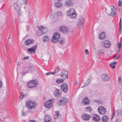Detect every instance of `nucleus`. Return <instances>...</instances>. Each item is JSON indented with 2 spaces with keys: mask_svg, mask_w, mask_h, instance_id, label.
<instances>
[{
  "mask_svg": "<svg viewBox=\"0 0 122 122\" xmlns=\"http://www.w3.org/2000/svg\"><path fill=\"white\" fill-rule=\"evenodd\" d=\"M120 54H117V55L114 56L113 58L114 59H117L119 58L120 57Z\"/></svg>",
  "mask_w": 122,
  "mask_h": 122,
  "instance_id": "38",
  "label": "nucleus"
},
{
  "mask_svg": "<svg viewBox=\"0 0 122 122\" xmlns=\"http://www.w3.org/2000/svg\"><path fill=\"white\" fill-rule=\"evenodd\" d=\"M8 41L9 42H10V43L11 42V38H10V35L9 36L8 38Z\"/></svg>",
  "mask_w": 122,
  "mask_h": 122,
  "instance_id": "46",
  "label": "nucleus"
},
{
  "mask_svg": "<svg viewBox=\"0 0 122 122\" xmlns=\"http://www.w3.org/2000/svg\"><path fill=\"white\" fill-rule=\"evenodd\" d=\"M119 29H121L122 23H119Z\"/></svg>",
  "mask_w": 122,
  "mask_h": 122,
  "instance_id": "56",
  "label": "nucleus"
},
{
  "mask_svg": "<svg viewBox=\"0 0 122 122\" xmlns=\"http://www.w3.org/2000/svg\"><path fill=\"white\" fill-rule=\"evenodd\" d=\"M105 33L104 32H102V33L99 36V39L102 40L105 38Z\"/></svg>",
  "mask_w": 122,
  "mask_h": 122,
  "instance_id": "22",
  "label": "nucleus"
},
{
  "mask_svg": "<svg viewBox=\"0 0 122 122\" xmlns=\"http://www.w3.org/2000/svg\"><path fill=\"white\" fill-rule=\"evenodd\" d=\"M25 3H27V0H25Z\"/></svg>",
  "mask_w": 122,
  "mask_h": 122,
  "instance_id": "64",
  "label": "nucleus"
},
{
  "mask_svg": "<svg viewBox=\"0 0 122 122\" xmlns=\"http://www.w3.org/2000/svg\"><path fill=\"white\" fill-rule=\"evenodd\" d=\"M51 120V118L49 116H46L45 117L44 121L45 122H51L50 121Z\"/></svg>",
  "mask_w": 122,
  "mask_h": 122,
  "instance_id": "23",
  "label": "nucleus"
},
{
  "mask_svg": "<svg viewBox=\"0 0 122 122\" xmlns=\"http://www.w3.org/2000/svg\"><path fill=\"white\" fill-rule=\"evenodd\" d=\"M51 73H52L51 72H48L46 74V75H49L51 74Z\"/></svg>",
  "mask_w": 122,
  "mask_h": 122,
  "instance_id": "52",
  "label": "nucleus"
},
{
  "mask_svg": "<svg viewBox=\"0 0 122 122\" xmlns=\"http://www.w3.org/2000/svg\"><path fill=\"white\" fill-rule=\"evenodd\" d=\"M37 47V46L36 45L31 48L28 49L27 50L31 53H34Z\"/></svg>",
  "mask_w": 122,
  "mask_h": 122,
  "instance_id": "16",
  "label": "nucleus"
},
{
  "mask_svg": "<svg viewBox=\"0 0 122 122\" xmlns=\"http://www.w3.org/2000/svg\"><path fill=\"white\" fill-rule=\"evenodd\" d=\"M55 5V6L57 8H60L63 5L62 3H60L59 2H56L54 3Z\"/></svg>",
  "mask_w": 122,
  "mask_h": 122,
  "instance_id": "21",
  "label": "nucleus"
},
{
  "mask_svg": "<svg viewBox=\"0 0 122 122\" xmlns=\"http://www.w3.org/2000/svg\"><path fill=\"white\" fill-rule=\"evenodd\" d=\"M85 53L86 55H87L89 54V52L88 50L86 49L85 51Z\"/></svg>",
  "mask_w": 122,
  "mask_h": 122,
  "instance_id": "47",
  "label": "nucleus"
},
{
  "mask_svg": "<svg viewBox=\"0 0 122 122\" xmlns=\"http://www.w3.org/2000/svg\"><path fill=\"white\" fill-rule=\"evenodd\" d=\"M93 103H94L95 102L97 103L98 104L101 103L100 102H99L98 100H94L93 101Z\"/></svg>",
  "mask_w": 122,
  "mask_h": 122,
  "instance_id": "49",
  "label": "nucleus"
},
{
  "mask_svg": "<svg viewBox=\"0 0 122 122\" xmlns=\"http://www.w3.org/2000/svg\"><path fill=\"white\" fill-rule=\"evenodd\" d=\"M92 117L93 120L95 122H98L100 120L99 116L96 114H93L92 116Z\"/></svg>",
  "mask_w": 122,
  "mask_h": 122,
  "instance_id": "12",
  "label": "nucleus"
},
{
  "mask_svg": "<svg viewBox=\"0 0 122 122\" xmlns=\"http://www.w3.org/2000/svg\"><path fill=\"white\" fill-rule=\"evenodd\" d=\"M34 67L33 66H29L27 67L24 68V71L21 73L22 76L24 75L25 74L29 72V71H31L33 70Z\"/></svg>",
  "mask_w": 122,
  "mask_h": 122,
  "instance_id": "5",
  "label": "nucleus"
},
{
  "mask_svg": "<svg viewBox=\"0 0 122 122\" xmlns=\"http://www.w3.org/2000/svg\"><path fill=\"white\" fill-rule=\"evenodd\" d=\"M110 65L111 68L112 69H113L115 68V66L113 64L111 63L110 64Z\"/></svg>",
  "mask_w": 122,
  "mask_h": 122,
  "instance_id": "42",
  "label": "nucleus"
},
{
  "mask_svg": "<svg viewBox=\"0 0 122 122\" xmlns=\"http://www.w3.org/2000/svg\"><path fill=\"white\" fill-rule=\"evenodd\" d=\"M78 22V23H83L85 22V21L83 18L81 17L79 18Z\"/></svg>",
  "mask_w": 122,
  "mask_h": 122,
  "instance_id": "33",
  "label": "nucleus"
},
{
  "mask_svg": "<svg viewBox=\"0 0 122 122\" xmlns=\"http://www.w3.org/2000/svg\"><path fill=\"white\" fill-rule=\"evenodd\" d=\"M102 78L104 81H108L110 79V78L109 76L107 74H104L102 76Z\"/></svg>",
  "mask_w": 122,
  "mask_h": 122,
  "instance_id": "17",
  "label": "nucleus"
},
{
  "mask_svg": "<svg viewBox=\"0 0 122 122\" xmlns=\"http://www.w3.org/2000/svg\"><path fill=\"white\" fill-rule=\"evenodd\" d=\"M21 9L20 8L16 10V12L17 13L18 16H20L21 15Z\"/></svg>",
  "mask_w": 122,
  "mask_h": 122,
  "instance_id": "34",
  "label": "nucleus"
},
{
  "mask_svg": "<svg viewBox=\"0 0 122 122\" xmlns=\"http://www.w3.org/2000/svg\"><path fill=\"white\" fill-rule=\"evenodd\" d=\"M118 81L120 83L121 82V78L120 77H119L118 78Z\"/></svg>",
  "mask_w": 122,
  "mask_h": 122,
  "instance_id": "53",
  "label": "nucleus"
},
{
  "mask_svg": "<svg viewBox=\"0 0 122 122\" xmlns=\"http://www.w3.org/2000/svg\"><path fill=\"white\" fill-rule=\"evenodd\" d=\"M56 14L57 15L60 16H61L63 15L62 13L60 11H57L56 12Z\"/></svg>",
  "mask_w": 122,
  "mask_h": 122,
  "instance_id": "39",
  "label": "nucleus"
},
{
  "mask_svg": "<svg viewBox=\"0 0 122 122\" xmlns=\"http://www.w3.org/2000/svg\"><path fill=\"white\" fill-rule=\"evenodd\" d=\"M55 112L56 114L54 116V118L55 119H57L58 118V117H59V116L60 115L59 112L58 111L56 112Z\"/></svg>",
  "mask_w": 122,
  "mask_h": 122,
  "instance_id": "30",
  "label": "nucleus"
},
{
  "mask_svg": "<svg viewBox=\"0 0 122 122\" xmlns=\"http://www.w3.org/2000/svg\"><path fill=\"white\" fill-rule=\"evenodd\" d=\"M2 86V83L1 81L0 80V88Z\"/></svg>",
  "mask_w": 122,
  "mask_h": 122,
  "instance_id": "57",
  "label": "nucleus"
},
{
  "mask_svg": "<svg viewBox=\"0 0 122 122\" xmlns=\"http://www.w3.org/2000/svg\"><path fill=\"white\" fill-rule=\"evenodd\" d=\"M26 107L29 110H32L35 108L37 105L36 102L31 100L27 101L26 102Z\"/></svg>",
  "mask_w": 122,
  "mask_h": 122,
  "instance_id": "1",
  "label": "nucleus"
},
{
  "mask_svg": "<svg viewBox=\"0 0 122 122\" xmlns=\"http://www.w3.org/2000/svg\"><path fill=\"white\" fill-rule=\"evenodd\" d=\"M73 3L72 1L70 0H67L65 3V5L68 6H70L73 5Z\"/></svg>",
  "mask_w": 122,
  "mask_h": 122,
  "instance_id": "18",
  "label": "nucleus"
},
{
  "mask_svg": "<svg viewBox=\"0 0 122 122\" xmlns=\"http://www.w3.org/2000/svg\"><path fill=\"white\" fill-rule=\"evenodd\" d=\"M60 36V35L58 33H56L53 34L52 37L59 40Z\"/></svg>",
  "mask_w": 122,
  "mask_h": 122,
  "instance_id": "27",
  "label": "nucleus"
},
{
  "mask_svg": "<svg viewBox=\"0 0 122 122\" xmlns=\"http://www.w3.org/2000/svg\"><path fill=\"white\" fill-rule=\"evenodd\" d=\"M113 115L112 117V118H113V117L114 116V115L115 114V110H114V109H113Z\"/></svg>",
  "mask_w": 122,
  "mask_h": 122,
  "instance_id": "48",
  "label": "nucleus"
},
{
  "mask_svg": "<svg viewBox=\"0 0 122 122\" xmlns=\"http://www.w3.org/2000/svg\"><path fill=\"white\" fill-rule=\"evenodd\" d=\"M58 92L59 93L60 95L61 94V91L60 90H59Z\"/></svg>",
  "mask_w": 122,
  "mask_h": 122,
  "instance_id": "59",
  "label": "nucleus"
},
{
  "mask_svg": "<svg viewBox=\"0 0 122 122\" xmlns=\"http://www.w3.org/2000/svg\"><path fill=\"white\" fill-rule=\"evenodd\" d=\"M98 110V112L100 114H104L106 113L107 111L105 108L103 106L99 107Z\"/></svg>",
  "mask_w": 122,
  "mask_h": 122,
  "instance_id": "10",
  "label": "nucleus"
},
{
  "mask_svg": "<svg viewBox=\"0 0 122 122\" xmlns=\"http://www.w3.org/2000/svg\"><path fill=\"white\" fill-rule=\"evenodd\" d=\"M86 109L87 110L89 111L90 112V111L91 110V108L90 107H86Z\"/></svg>",
  "mask_w": 122,
  "mask_h": 122,
  "instance_id": "45",
  "label": "nucleus"
},
{
  "mask_svg": "<svg viewBox=\"0 0 122 122\" xmlns=\"http://www.w3.org/2000/svg\"><path fill=\"white\" fill-rule=\"evenodd\" d=\"M121 42H120L119 44L118 45L117 47L119 48H120V47L121 46Z\"/></svg>",
  "mask_w": 122,
  "mask_h": 122,
  "instance_id": "50",
  "label": "nucleus"
},
{
  "mask_svg": "<svg viewBox=\"0 0 122 122\" xmlns=\"http://www.w3.org/2000/svg\"><path fill=\"white\" fill-rule=\"evenodd\" d=\"M59 90L57 89L54 92V94L55 96L57 98H58L60 96L59 93Z\"/></svg>",
  "mask_w": 122,
  "mask_h": 122,
  "instance_id": "24",
  "label": "nucleus"
},
{
  "mask_svg": "<svg viewBox=\"0 0 122 122\" xmlns=\"http://www.w3.org/2000/svg\"><path fill=\"white\" fill-rule=\"evenodd\" d=\"M38 84L37 80H35L31 81L27 84V86L30 88H33L36 87Z\"/></svg>",
  "mask_w": 122,
  "mask_h": 122,
  "instance_id": "4",
  "label": "nucleus"
},
{
  "mask_svg": "<svg viewBox=\"0 0 122 122\" xmlns=\"http://www.w3.org/2000/svg\"><path fill=\"white\" fill-rule=\"evenodd\" d=\"M67 14L68 16L72 18H74L76 16V13L73 8H70L67 12Z\"/></svg>",
  "mask_w": 122,
  "mask_h": 122,
  "instance_id": "2",
  "label": "nucleus"
},
{
  "mask_svg": "<svg viewBox=\"0 0 122 122\" xmlns=\"http://www.w3.org/2000/svg\"><path fill=\"white\" fill-rule=\"evenodd\" d=\"M91 78L88 79L84 83L83 86L81 87L83 88L88 85L90 82Z\"/></svg>",
  "mask_w": 122,
  "mask_h": 122,
  "instance_id": "20",
  "label": "nucleus"
},
{
  "mask_svg": "<svg viewBox=\"0 0 122 122\" xmlns=\"http://www.w3.org/2000/svg\"><path fill=\"white\" fill-rule=\"evenodd\" d=\"M34 42V41L33 40L28 39L25 41L24 44L26 46H28L30 44L33 43Z\"/></svg>",
  "mask_w": 122,
  "mask_h": 122,
  "instance_id": "19",
  "label": "nucleus"
},
{
  "mask_svg": "<svg viewBox=\"0 0 122 122\" xmlns=\"http://www.w3.org/2000/svg\"><path fill=\"white\" fill-rule=\"evenodd\" d=\"M21 115L22 116H25L26 115V113L25 112L23 111L21 113Z\"/></svg>",
  "mask_w": 122,
  "mask_h": 122,
  "instance_id": "44",
  "label": "nucleus"
},
{
  "mask_svg": "<svg viewBox=\"0 0 122 122\" xmlns=\"http://www.w3.org/2000/svg\"><path fill=\"white\" fill-rule=\"evenodd\" d=\"M119 51H120V50L119 49H118L117 51V52H119Z\"/></svg>",
  "mask_w": 122,
  "mask_h": 122,
  "instance_id": "62",
  "label": "nucleus"
},
{
  "mask_svg": "<svg viewBox=\"0 0 122 122\" xmlns=\"http://www.w3.org/2000/svg\"><path fill=\"white\" fill-rule=\"evenodd\" d=\"M122 31L121 29H119V32L120 33H122Z\"/></svg>",
  "mask_w": 122,
  "mask_h": 122,
  "instance_id": "63",
  "label": "nucleus"
},
{
  "mask_svg": "<svg viewBox=\"0 0 122 122\" xmlns=\"http://www.w3.org/2000/svg\"><path fill=\"white\" fill-rule=\"evenodd\" d=\"M59 30L61 33H66L69 31V29L67 27L65 26H60Z\"/></svg>",
  "mask_w": 122,
  "mask_h": 122,
  "instance_id": "7",
  "label": "nucleus"
},
{
  "mask_svg": "<svg viewBox=\"0 0 122 122\" xmlns=\"http://www.w3.org/2000/svg\"><path fill=\"white\" fill-rule=\"evenodd\" d=\"M68 72L66 70H65L61 73V75L64 78H68Z\"/></svg>",
  "mask_w": 122,
  "mask_h": 122,
  "instance_id": "14",
  "label": "nucleus"
},
{
  "mask_svg": "<svg viewBox=\"0 0 122 122\" xmlns=\"http://www.w3.org/2000/svg\"><path fill=\"white\" fill-rule=\"evenodd\" d=\"M46 29H45L44 27L42 25L41 26L39 27V30L41 31H46Z\"/></svg>",
  "mask_w": 122,
  "mask_h": 122,
  "instance_id": "31",
  "label": "nucleus"
},
{
  "mask_svg": "<svg viewBox=\"0 0 122 122\" xmlns=\"http://www.w3.org/2000/svg\"><path fill=\"white\" fill-rule=\"evenodd\" d=\"M67 100L66 97H62L60 101L58 102L57 104L58 106L65 105L67 103Z\"/></svg>",
  "mask_w": 122,
  "mask_h": 122,
  "instance_id": "8",
  "label": "nucleus"
},
{
  "mask_svg": "<svg viewBox=\"0 0 122 122\" xmlns=\"http://www.w3.org/2000/svg\"><path fill=\"white\" fill-rule=\"evenodd\" d=\"M77 25L79 27L81 28H82L83 26L82 23H77Z\"/></svg>",
  "mask_w": 122,
  "mask_h": 122,
  "instance_id": "40",
  "label": "nucleus"
},
{
  "mask_svg": "<svg viewBox=\"0 0 122 122\" xmlns=\"http://www.w3.org/2000/svg\"><path fill=\"white\" fill-rule=\"evenodd\" d=\"M51 72L52 73H51V74H52L53 75H55L56 73V72H55V71L54 72Z\"/></svg>",
  "mask_w": 122,
  "mask_h": 122,
  "instance_id": "58",
  "label": "nucleus"
},
{
  "mask_svg": "<svg viewBox=\"0 0 122 122\" xmlns=\"http://www.w3.org/2000/svg\"><path fill=\"white\" fill-rule=\"evenodd\" d=\"M43 41L44 42H46V41H48L49 40V38L47 35H46L42 38Z\"/></svg>",
  "mask_w": 122,
  "mask_h": 122,
  "instance_id": "25",
  "label": "nucleus"
},
{
  "mask_svg": "<svg viewBox=\"0 0 122 122\" xmlns=\"http://www.w3.org/2000/svg\"><path fill=\"white\" fill-rule=\"evenodd\" d=\"M65 39L64 38L62 39L61 40H60V44L62 45H64L65 44Z\"/></svg>",
  "mask_w": 122,
  "mask_h": 122,
  "instance_id": "37",
  "label": "nucleus"
},
{
  "mask_svg": "<svg viewBox=\"0 0 122 122\" xmlns=\"http://www.w3.org/2000/svg\"><path fill=\"white\" fill-rule=\"evenodd\" d=\"M61 88L62 91L65 92H67L68 90V86L66 83H62L61 85Z\"/></svg>",
  "mask_w": 122,
  "mask_h": 122,
  "instance_id": "9",
  "label": "nucleus"
},
{
  "mask_svg": "<svg viewBox=\"0 0 122 122\" xmlns=\"http://www.w3.org/2000/svg\"><path fill=\"white\" fill-rule=\"evenodd\" d=\"M90 103V101L86 97L83 98L82 101V103L84 105H88Z\"/></svg>",
  "mask_w": 122,
  "mask_h": 122,
  "instance_id": "15",
  "label": "nucleus"
},
{
  "mask_svg": "<svg viewBox=\"0 0 122 122\" xmlns=\"http://www.w3.org/2000/svg\"><path fill=\"white\" fill-rule=\"evenodd\" d=\"M29 58V56H26L24 57L22 59L23 60H25L26 59H28Z\"/></svg>",
  "mask_w": 122,
  "mask_h": 122,
  "instance_id": "51",
  "label": "nucleus"
},
{
  "mask_svg": "<svg viewBox=\"0 0 122 122\" xmlns=\"http://www.w3.org/2000/svg\"><path fill=\"white\" fill-rule=\"evenodd\" d=\"M60 70V68L58 67H56L55 71L56 73L57 72Z\"/></svg>",
  "mask_w": 122,
  "mask_h": 122,
  "instance_id": "41",
  "label": "nucleus"
},
{
  "mask_svg": "<svg viewBox=\"0 0 122 122\" xmlns=\"http://www.w3.org/2000/svg\"><path fill=\"white\" fill-rule=\"evenodd\" d=\"M102 44L103 46L107 48H108L111 46V43L108 41H102Z\"/></svg>",
  "mask_w": 122,
  "mask_h": 122,
  "instance_id": "11",
  "label": "nucleus"
},
{
  "mask_svg": "<svg viewBox=\"0 0 122 122\" xmlns=\"http://www.w3.org/2000/svg\"><path fill=\"white\" fill-rule=\"evenodd\" d=\"M64 81V80L62 79H58L56 80V81L57 83H60L63 82Z\"/></svg>",
  "mask_w": 122,
  "mask_h": 122,
  "instance_id": "35",
  "label": "nucleus"
},
{
  "mask_svg": "<svg viewBox=\"0 0 122 122\" xmlns=\"http://www.w3.org/2000/svg\"><path fill=\"white\" fill-rule=\"evenodd\" d=\"M112 63L113 64V65H116L117 64V62L116 61H114Z\"/></svg>",
  "mask_w": 122,
  "mask_h": 122,
  "instance_id": "55",
  "label": "nucleus"
},
{
  "mask_svg": "<svg viewBox=\"0 0 122 122\" xmlns=\"http://www.w3.org/2000/svg\"><path fill=\"white\" fill-rule=\"evenodd\" d=\"M29 122H36V121L34 120H31L29 121Z\"/></svg>",
  "mask_w": 122,
  "mask_h": 122,
  "instance_id": "54",
  "label": "nucleus"
},
{
  "mask_svg": "<svg viewBox=\"0 0 122 122\" xmlns=\"http://www.w3.org/2000/svg\"><path fill=\"white\" fill-rule=\"evenodd\" d=\"M53 16V15H52V14H51L50 16V17L51 18H52Z\"/></svg>",
  "mask_w": 122,
  "mask_h": 122,
  "instance_id": "60",
  "label": "nucleus"
},
{
  "mask_svg": "<svg viewBox=\"0 0 122 122\" xmlns=\"http://www.w3.org/2000/svg\"><path fill=\"white\" fill-rule=\"evenodd\" d=\"M118 4L119 6H121L122 5V1L120 0H119Z\"/></svg>",
  "mask_w": 122,
  "mask_h": 122,
  "instance_id": "43",
  "label": "nucleus"
},
{
  "mask_svg": "<svg viewBox=\"0 0 122 122\" xmlns=\"http://www.w3.org/2000/svg\"><path fill=\"white\" fill-rule=\"evenodd\" d=\"M21 96L20 97V99H22L23 98L24 96H25L26 95L24 94V93L23 92V91L22 90L21 93Z\"/></svg>",
  "mask_w": 122,
  "mask_h": 122,
  "instance_id": "36",
  "label": "nucleus"
},
{
  "mask_svg": "<svg viewBox=\"0 0 122 122\" xmlns=\"http://www.w3.org/2000/svg\"><path fill=\"white\" fill-rule=\"evenodd\" d=\"M13 6L15 10L20 8L19 6L16 3H14L13 4Z\"/></svg>",
  "mask_w": 122,
  "mask_h": 122,
  "instance_id": "32",
  "label": "nucleus"
},
{
  "mask_svg": "<svg viewBox=\"0 0 122 122\" xmlns=\"http://www.w3.org/2000/svg\"><path fill=\"white\" fill-rule=\"evenodd\" d=\"M122 21H121V18H120V19L119 21V23H121Z\"/></svg>",
  "mask_w": 122,
  "mask_h": 122,
  "instance_id": "61",
  "label": "nucleus"
},
{
  "mask_svg": "<svg viewBox=\"0 0 122 122\" xmlns=\"http://www.w3.org/2000/svg\"><path fill=\"white\" fill-rule=\"evenodd\" d=\"M105 11L106 14L108 15H110L113 16L115 15L116 10L115 8H111L107 10L106 9Z\"/></svg>",
  "mask_w": 122,
  "mask_h": 122,
  "instance_id": "3",
  "label": "nucleus"
},
{
  "mask_svg": "<svg viewBox=\"0 0 122 122\" xmlns=\"http://www.w3.org/2000/svg\"><path fill=\"white\" fill-rule=\"evenodd\" d=\"M102 119L104 122H106L108 120L109 118L106 115L102 117Z\"/></svg>",
  "mask_w": 122,
  "mask_h": 122,
  "instance_id": "28",
  "label": "nucleus"
},
{
  "mask_svg": "<svg viewBox=\"0 0 122 122\" xmlns=\"http://www.w3.org/2000/svg\"><path fill=\"white\" fill-rule=\"evenodd\" d=\"M54 102V100L53 99L48 100L45 102L44 106L46 108H50L52 106Z\"/></svg>",
  "mask_w": 122,
  "mask_h": 122,
  "instance_id": "6",
  "label": "nucleus"
},
{
  "mask_svg": "<svg viewBox=\"0 0 122 122\" xmlns=\"http://www.w3.org/2000/svg\"><path fill=\"white\" fill-rule=\"evenodd\" d=\"M46 33V31H41L40 30H38L36 32V34L38 36H41L43 34L45 33Z\"/></svg>",
  "mask_w": 122,
  "mask_h": 122,
  "instance_id": "26",
  "label": "nucleus"
},
{
  "mask_svg": "<svg viewBox=\"0 0 122 122\" xmlns=\"http://www.w3.org/2000/svg\"><path fill=\"white\" fill-rule=\"evenodd\" d=\"M59 40L53 37H52V38L51 39V41L53 43H56L59 41Z\"/></svg>",
  "mask_w": 122,
  "mask_h": 122,
  "instance_id": "29",
  "label": "nucleus"
},
{
  "mask_svg": "<svg viewBox=\"0 0 122 122\" xmlns=\"http://www.w3.org/2000/svg\"><path fill=\"white\" fill-rule=\"evenodd\" d=\"M81 117L84 120L87 121L89 120L90 117L89 115L84 113L82 115Z\"/></svg>",
  "mask_w": 122,
  "mask_h": 122,
  "instance_id": "13",
  "label": "nucleus"
}]
</instances>
